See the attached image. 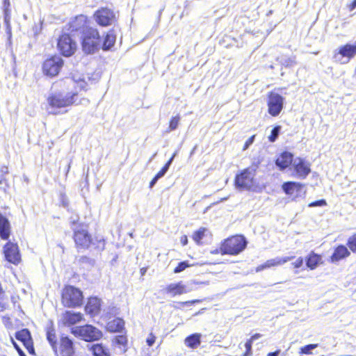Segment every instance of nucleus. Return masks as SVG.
Here are the masks:
<instances>
[{"mask_svg":"<svg viewBox=\"0 0 356 356\" xmlns=\"http://www.w3.org/2000/svg\"><path fill=\"white\" fill-rule=\"evenodd\" d=\"M77 86L80 88V90L85 89L86 87V82L84 81L80 80L76 83Z\"/></svg>","mask_w":356,"mask_h":356,"instance_id":"obj_48","label":"nucleus"},{"mask_svg":"<svg viewBox=\"0 0 356 356\" xmlns=\"http://www.w3.org/2000/svg\"><path fill=\"white\" fill-rule=\"evenodd\" d=\"M277 60L280 63L285 67H291L294 64V60L291 58L281 57L278 58Z\"/></svg>","mask_w":356,"mask_h":356,"instance_id":"obj_39","label":"nucleus"},{"mask_svg":"<svg viewBox=\"0 0 356 356\" xmlns=\"http://www.w3.org/2000/svg\"><path fill=\"white\" fill-rule=\"evenodd\" d=\"M83 320V314L80 312L67 311L60 318L62 324L65 326H71Z\"/></svg>","mask_w":356,"mask_h":356,"instance_id":"obj_16","label":"nucleus"},{"mask_svg":"<svg viewBox=\"0 0 356 356\" xmlns=\"http://www.w3.org/2000/svg\"><path fill=\"white\" fill-rule=\"evenodd\" d=\"M303 264V259L302 257H299L295 262H293L292 264L293 265L294 268H300L302 266Z\"/></svg>","mask_w":356,"mask_h":356,"instance_id":"obj_47","label":"nucleus"},{"mask_svg":"<svg viewBox=\"0 0 356 356\" xmlns=\"http://www.w3.org/2000/svg\"><path fill=\"white\" fill-rule=\"evenodd\" d=\"M71 332L76 337L86 341H94L102 337V332L91 325L76 326L72 328Z\"/></svg>","mask_w":356,"mask_h":356,"instance_id":"obj_6","label":"nucleus"},{"mask_svg":"<svg viewBox=\"0 0 356 356\" xmlns=\"http://www.w3.org/2000/svg\"><path fill=\"white\" fill-rule=\"evenodd\" d=\"M47 338L53 348L55 347L56 343V337L54 332L49 331L47 334Z\"/></svg>","mask_w":356,"mask_h":356,"instance_id":"obj_40","label":"nucleus"},{"mask_svg":"<svg viewBox=\"0 0 356 356\" xmlns=\"http://www.w3.org/2000/svg\"><path fill=\"white\" fill-rule=\"evenodd\" d=\"M141 271H142V274H144L145 270H143V269H141Z\"/></svg>","mask_w":356,"mask_h":356,"instance_id":"obj_61","label":"nucleus"},{"mask_svg":"<svg viewBox=\"0 0 356 356\" xmlns=\"http://www.w3.org/2000/svg\"><path fill=\"white\" fill-rule=\"evenodd\" d=\"M318 346V344H309L300 348V353L302 354H311L312 350L315 349Z\"/></svg>","mask_w":356,"mask_h":356,"instance_id":"obj_38","label":"nucleus"},{"mask_svg":"<svg viewBox=\"0 0 356 356\" xmlns=\"http://www.w3.org/2000/svg\"><path fill=\"white\" fill-rule=\"evenodd\" d=\"M60 348L63 356H74V350L73 342L67 337H61Z\"/></svg>","mask_w":356,"mask_h":356,"instance_id":"obj_22","label":"nucleus"},{"mask_svg":"<svg viewBox=\"0 0 356 356\" xmlns=\"http://www.w3.org/2000/svg\"><path fill=\"white\" fill-rule=\"evenodd\" d=\"M356 56V41L339 46L332 51L333 62L341 65L347 64Z\"/></svg>","mask_w":356,"mask_h":356,"instance_id":"obj_4","label":"nucleus"},{"mask_svg":"<svg viewBox=\"0 0 356 356\" xmlns=\"http://www.w3.org/2000/svg\"><path fill=\"white\" fill-rule=\"evenodd\" d=\"M63 204L64 207H67L68 205L67 201H65V200H63Z\"/></svg>","mask_w":356,"mask_h":356,"instance_id":"obj_58","label":"nucleus"},{"mask_svg":"<svg viewBox=\"0 0 356 356\" xmlns=\"http://www.w3.org/2000/svg\"><path fill=\"white\" fill-rule=\"evenodd\" d=\"M207 231L206 228L201 227L197 231L195 232L193 235V239L199 244L200 241L203 238L204 233Z\"/></svg>","mask_w":356,"mask_h":356,"instance_id":"obj_34","label":"nucleus"},{"mask_svg":"<svg viewBox=\"0 0 356 356\" xmlns=\"http://www.w3.org/2000/svg\"><path fill=\"white\" fill-rule=\"evenodd\" d=\"M77 91H51L47 98L48 112L53 115L61 113L60 109L72 106L75 102Z\"/></svg>","mask_w":356,"mask_h":356,"instance_id":"obj_1","label":"nucleus"},{"mask_svg":"<svg viewBox=\"0 0 356 356\" xmlns=\"http://www.w3.org/2000/svg\"><path fill=\"white\" fill-rule=\"evenodd\" d=\"M350 254L349 250L346 246L343 245H339L334 249V252L330 257V261L332 263H337L339 261L348 257Z\"/></svg>","mask_w":356,"mask_h":356,"instance_id":"obj_21","label":"nucleus"},{"mask_svg":"<svg viewBox=\"0 0 356 356\" xmlns=\"http://www.w3.org/2000/svg\"><path fill=\"white\" fill-rule=\"evenodd\" d=\"M74 230V240L76 248L79 250L88 249L91 243V236L88 234L87 229L83 226H76L72 227Z\"/></svg>","mask_w":356,"mask_h":356,"instance_id":"obj_8","label":"nucleus"},{"mask_svg":"<svg viewBox=\"0 0 356 356\" xmlns=\"http://www.w3.org/2000/svg\"><path fill=\"white\" fill-rule=\"evenodd\" d=\"M321 259L320 256L312 252L309 255L306 261V264L307 267L309 268L311 270H314L317 267Z\"/></svg>","mask_w":356,"mask_h":356,"instance_id":"obj_30","label":"nucleus"},{"mask_svg":"<svg viewBox=\"0 0 356 356\" xmlns=\"http://www.w3.org/2000/svg\"><path fill=\"white\" fill-rule=\"evenodd\" d=\"M63 65V59L59 56H54L46 60L43 63L44 73L50 76L57 75Z\"/></svg>","mask_w":356,"mask_h":356,"instance_id":"obj_11","label":"nucleus"},{"mask_svg":"<svg viewBox=\"0 0 356 356\" xmlns=\"http://www.w3.org/2000/svg\"><path fill=\"white\" fill-rule=\"evenodd\" d=\"M326 204V202L325 200H318V201H315V202H311L309 204V207H322V206H324Z\"/></svg>","mask_w":356,"mask_h":356,"instance_id":"obj_44","label":"nucleus"},{"mask_svg":"<svg viewBox=\"0 0 356 356\" xmlns=\"http://www.w3.org/2000/svg\"><path fill=\"white\" fill-rule=\"evenodd\" d=\"M247 241L243 236L236 235L225 240L221 245L220 251L222 254L236 255L246 247Z\"/></svg>","mask_w":356,"mask_h":356,"instance_id":"obj_3","label":"nucleus"},{"mask_svg":"<svg viewBox=\"0 0 356 356\" xmlns=\"http://www.w3.org/2000/svg\"><path fill=\"white\" fill-rule=\"evenodd\" d=\"M202 335L200 333H195L187 337L184 340V344L191 348H197L201 343L200 338Z\"/></svg>","mask_w":356,"mask_h":356,"instance_id":"obj_25","label":"nucleus"},{"mask_svg":"<svg viewBox=\"0 0 356 356\" xmlns=\"http://www.w3.org/2000/svg\"><path fill=\"white\" fill-rule=\"evenodd\" d=\"M256 168H248L242 170L235 177V186L239 191H251L255 186Z\"/></svg>","mask_w":356,"mask_h":356,"instance_id":"obj_2","label":"nucleus"},{"mask_svg":"<svg viewBox=\"0 0 356 356\" xmlns=\"http://www.w3.org/2000/svg\"><path fill=\"white\" fill-rule=\"evenodd\" d=\"M18 353L21 356H26V355L24 354L22 349H19Z\"/></svg>","mask_w":356,"mask_h":356,"instance_id":"obj_57","label":"nucleus"},{"mask_svg":"<svg viewBox=\"0 0 356 356\" xmlns=\"http://www.w3.org/2000/svg\"><path fill=\"white\" fill-rule=\"evenodd\" d=\"M100 44V37L97 29H88L82 37V49L87 54H94Z\"/></svg>","mask_w":356,"mask_h":356,"instance_id":"obj_5","label":"nucleus"},{"mask_svg":"<svg viewBox=\"0 0 356 356\" xmlns=\"http://www.w3.org/2000/svg\"><path fill=\"white\" fill-rule=\"evenodd\" d=\"M116 35L114 33V31L112 30L108 31L103 41L102 49L104 50L110 49L114 45Z\"/></svg>","mask_w":356,"mask_h":356,"instance_id":"obj_28","label":"nucleus"},{"mask_svg":"<svg viewBox=\"0 0 356 356\" xmlns=\"http://www.w3.org/2000/svg\"><path fill=\"white\" fill-rule=\"evenodd\" d=\"M124 325V321L122 318H116L108 323L107 330L112 332H120L123 330Z\"/></svg>","mask_w":356,"mask_h":356,"instance_id":"obj_26","label":"nucleus"},{"mask_svg":"<svg viewBox=\"0 0 356 356\" xmlns=\"http://www.w3.org/2000/svg\"><path fill=\"white\" fill-rule=\"evenodd\" d=\"M146 342L149 346H152L155 342V337L152 334H150Z\"/></svg>","mask_w":356,"mask_h":356,"instance_id":"obj_46","label":"nucleus"},{"mask_svg":"<svg viewBox=\"0 0 356 356\" xmlns=\"http://www.w3.org/2000/svg\"><path fill=\"white\" fill-rule=\"evenodd\" d=\"M70 168V164L68 165L67 172L69 171Z\"/></svg>","mask_w":356,"mask_h":356,"instance_id":"obj_60","label":"nucleus"},{"mask_svg":"<svg viewBox=\"0 0 356 356\" xmlns=\"http://www.w3.org/2000/svg\"><path fill=\"white\" fill-rule=\"evenodd\" d=\"M280 126H277L274 127L271 131L270 135L268 136V140L270 142H275L280 134Z\"/></svg>","mask_w":356,"mask_h":356,"instance_id":"obj_37","label":"nucleus"},{"mask_svg":"<svg viewBox=\"0 0 356 356\" xmlns=\"http://www.w3.org/2000/svg\"><path fill=\"white\" fill-rule=\"evenodd\" d=\"M198 302H200L198 300H191V301H186L185 302H182V304L189 305H192L193 303Z\"/></svg>","mask_w":356,"mask_h":356,"instance_id":"obj_52","label":"nucleus"},{"mask_svg":"<svg viewBox=\"0 0 356 356\" xmlns=\"http://www.w3.org/2000/svg\"><path fill=\"white\" fill-rule=\"evenodd\" d=\"M279 354H280V350H277L275 352L269 353L268 354V356H278Z\"/></svg>","mask_w":356,"mask_h":356,"instance_id":"obj_54","label":"nucleus"},{"mask_svg":"<svg viewBox=\"0 0 356 356\" xmlns=\"http://www.w3.org/2000/svg\"><path fill=\"white\" fill-rule=\"evenodd\" d=\"M94 17L96 22L102 26L112 24L115 19L114 13L108 8H102L96 11Z\"/></svg>","mask_w":356,"mask_h":356,"instance_id":"obj_12","label":"nucleus"},{"mask_svg":"<svg viewBox=\"0 0 356 356\" xmlns=\"http://www.w3.org/2000/svg\"><path fill=\"white\" fill-rule=\"evenodd\" d=\"M294 257H275L274 259H268L263 264L258 266L256 268L257 272H260L266 268L271 267L282 266L285 263L292 260Z\"/></svg>","mask_w":356,"mask_h":356,"instance_id":"obj_18","label":"nucleus"},{"mask_svg":"<svg viewBox=\"0 0 356 356\" xmlns=\"http://www.w3.org/2000/svg\"><path fill=\"white\" fill-rule=\"evenodd\" d=\"M179 121H180L179 115H176V116L173 117L170 122L169 127H168V129L167 130V132L169 133L172 131L175 130L179 124Z\"/></svg>","mask_w":356,"mask_h":356,"instance_id":"obj_35","label":"nucleus"},{"mask_svg":"<svg viewBox=\"0 0 356 356\" xmlns=\"http://www.w3.org/2000/svg\"><path fill=\"white\" fill-rule=\"evenodd\" d=\"M83 302L82 292L72 286H66L62 292V303L67 307H76Z\"/></svg>","mask_w":356,"mask_h":356,"instance_id":"obj_7","label":"nucleus"},{"mask_svg":"<svg viewBox=\"0 0 356 356\" xmlns=\"http://www.w3.org/2000/svg\"><path fill=\"white\" fill-rule=\"evenodd\" d=\"M293 160L292 154L284 152L277 159L275 163L280 170H284L291 164L293 165Z\"/></svg>","mask_w":356,"mask_h":356,"instance_id":"obj_23","label":"nucleus"},{"mask_svg":"<svg viewBox=\"0 0 356 356\" xmlns=\"http://www.w3.org/2000/svg\"><path fill=\"white\" fill-rule=\"evenodd\" d=\"M348 245L353 252L356 251V234L348 238Z\"/></svg>","mask_w":356,"mask_h":356,"instance_id":"obj_41","label":"nucleus"},{"mask_svg":"<svg viewBox=\"0 0 356 356\" xmlns=\"http://www.w3.org/2000/svg\"><path fill=\"white\" fill-rule=\"evenodd\" d=\"M90 349L94 356H111L109 350L102 343L94 344Z\"/></svg>","mask_w":356,"mask_h":356,"instance_id":"obj_29","label":"nucleus"},{"mask_svg":"<svg viewBox=\"0 0 356 356\" xmlns=\"http://www.w3.org/2000/svg\"><path fill=\"white\" fill-rule=\"evenodd\" d=\"M255 136H252L250 138L248 139V140L245 142L243 149H246L249 147L250 145H252L254 140Z\"/></svg>","mask_w":356,"mask_h":356,"instance_id":"obj_45","label":"nucleus"},{"mask_svg":"<svg viewBox=\"0 0 356 356\" xmlns=\"http://www.w3.org/2000/svg\"><path fill=\"white\" fill-rule=\"evenodd\" d=\"M10 20V10L9 8L4 9V22L7 26H9Z\"/></svg>","mask_w":356,"mask_h":356,"instance_id":"obj_43","label":"nucleus"},{"mask_svg":"<svg viewBox=\"0 0 356 356\" xmlns=\"http://www.w3.org/2000/svg\"><path fill=\"white\" fill-rule=\"evenodd\" d=\"M10 6V1L9 0H3V7L5 8H9Z\"/></svg>","mask_w":356,"mask_h":356,"instance_id":"obj_53","label":"nucleus"},{"mask_svg":"<svg viewBox=\"0 0 356 356\" xmlns=\"http://www.w3.org/2000/svg\"><path fill=\"white\" fill-rule=\"evenodd\" d=\"M192 265L187 261L179 262L177 266L174 269L175 273H179L184 271L186 268L191 266Z\"/></svg>","mask_w":356,"mask_h":356,"instance_id":"obj_36","label":"nucleus"},{"mask_svg":"<svg viewBox=\"0 0 356 356\" xmlns=\"http://www.w3.org/2000/svg\"><path fill=\"white\" fill-rule=\"evenodd\" d=\"M284 97L280 95L270 92L268 95V113L272 116H277L283 108Z\"/></svg>","mask_w":356,"mask_h":356,"instance_id":"obj_10","label":"nucleus"},{"mask_svg":"<svg viewBox=\"0 0 356 356\" xmlns=\"http://www.w3.org/2000/svg\"><path fill=\"white\" fill-rule=\"evenodd\" d=\"M10 224L7 218L0 214V237L3 240H7L10 237Z\"/></svg>","mask_w":356,"mask_h":356,"instance_id":"obj_24","label":"nucleus"},{"mask_svg":"<svg viewBox=\"0 0 356 356\" xmlns=\"http://www.w3.org/2000/svg\"><path fill=\"white\" fill-rule=\"evenodd\" d=\"M300 186H301V184L299 183L293 182V181H289V182H285L282 185V188L286 194L291 195V194H293L295 188H299Z\"/></svg>","mask_w":356,"mask_h":356,"instance_id":"obj_31","label":"nucleus"},{"mask_svg":"<svg viewBox=\"0 0 356 356\" xmlns=\"http://www.w3.org/2000/svg\"><path fill=\"white\" fill-rule=\"evenodd\" d=\"M12 341H13V345H14L15 348H16V350H17V351H19V349H21V348H20L19 347V346H18V345H17V343L13 341V339H12Z\"/></svg>","mask_w":356,"mask_h":356,"instance_id":"obj_56","label":"nucleus"},{"mask_svg":"<svg viewBox=\"0 0 356 356\" xmlns=\"http://www.w3.org/2000/svg\"><path fill=\"white\" fill-rule=\"evenodd\" d=\"M158 180L159 179L155 176L149 183V188H152L158 181Z\"/></svg>","mask_w":356,"mask_h":356,"instance_id":"obj_50","label":"nucleus"},{"mask_svg":"<svg viewBox=\"0 0 356 356\" xmlns=\"http://www.w3.org/2000/svg\"><path fill=\"white\" fill-rule=\"evenodd\" d=\"M76 220H77V218L76 219H74L72 222V223L74 225H75V222H76Z\"/></svg>","mask_w":356,"mask_h":356,"instance_id":"obj_59","label":"nucleus"},{"mask_svg":"<svg viewBox=\"0 0 356 356\" xmlns=\"http://www.w3.org/2000/svg\"><path fill=\"white\" fill-rule=\"evenodd\" d=\"M356 8V0H354L350 6V10H354Z\"/></svg>","mask_w":356,"mask_h":356,"instance_id":"obj_55","label":"nucleus"},{"mask_svg":"<svg viewBox=\"0 0 356 356\" xmlns=\"http://www.w3.org/2000/svg\"><path fill=\"white\" fill-rule=\"evenodd\" d=\"M293 168L296 175L301 179H305L310 173V164L305 159L297 157L293 162Z\"/></svg>","mask_w":356,"mask_h":356,"instance_id":"obj_13","label":"nucleus"},{"mask_svg":"<svg viewBox=\"0 0 356 356\" xmlns=\"http://www.w3.org/2000/svg\"><path fill=\"white\" fill-rule=\"evenodd\" d=\"M15 337L23 343L30 354L35 353L31 333L27 329H23L17 332L15 334Z\"/></svg>","mask_w":356,"mask_h":356,"instance_id":"obj_17","label":"nucleus"},{"mask_svg":"<svg viewBox=\"0 0 356 356\" xmlns=\"http://www.w3.org/2000/svg\"><path fill=\"white\" fill-rule=\"evenodd\" d=\"M113 343L115 344L119 345L120 348H122V350L125 351V347L127 343V337L124 335H118L113 339Z\"/></svg>","mask_w":356,"mask_h":356,"instance_id":"obj_33","label":"nucleus"},{"mask_svg":"<svg viewBox=\"0 0 356 356\" xmlns=\"http://www.w3.org/2000/svg\"><path fill=\"white\" fill-rule=\"evenodd\" d=\"M101 300L96 298H89L85 307L86 312L91 316L97 315L100 311Z\"/></svg>","mask_w":356,"mask_h":356,"instance_id":"obj_20","label":"nucleus"},{"mask_svg":"<svg viewBox=\"0 0 356 356\" xmlns=\"http://www.w3.org/2000/svg\"><path fill=\"white\" fill-rule=\"evenodd\" d=\"M261 337V335L260 334H255L253 336H252L250 341H252V342H253L254 340L258 339Z\"/></svg>","mask_w":356,"mask_h":356,"instance_id":"obj_51","label":"nucleus"},{"mask_svg":"<svg viewBox=\"0 0 356 356\" xmlns=\"http://www.w3.org/2000/svg\"><path fill=\"white\" fill-rule=\"evenodd\" d=\"M9 173L8 167L7 165H2L0 167V186L4 192H6L9 188L8 180L6 175Z\"/></svg>","mask_w":356,"mask_h":356,"instance_id":"obj_27","label":"nucleus"},{"mask_svg":"<svg viewBox=\"0 0 356 356\" xmlns=\"http://www.w3.org/2000/svg\"><path fill=\"white\" fill-rule=\"evenodd\" d=\"M6 259L10 263L17 264L20 260L18 248L16 244L8 243L4 246Z\"/></svg>","mask_w":356,"mask_h":356,"instance_id":"obj_15","label":"nucleus"},{"mask_svg":"<svg viewBox=\"0 0 356 356\" xmlns=\"http://www.w3.org/2000/svg\"><path fill=\"white\" fill-rule=\"evenodd\" d=\"M165 290L173 297L177 295L187 293L191 291V289L184 284L182 282L170 284L166 286Z\"/></svg>","mask_w":356,"mask_h":356,"instance_id":"obj_19","label":"nucleus"},{"mask_svg":"<svg viewBox=\"0 0 356 356\" xmlns=\"http://www.w3.org/2000/svg\"><path fill=\"white\" fill-rule=\"evenodd\" d=\"M177 152H175L173 155L172 156V157L169 159V161L165 163V165L162 168V169L155 175L156 177V178H158L159 179H161V177H163L165 174L167 172V171L168 170L174 158L177 155Z\"/></svg>","mask_w":356,"mask_h":356,"instance_id":"obj_32","label":"nucleus"},{"mask_svg":"<svg viewBox=\"0 0 356 356\" xmlns=\"http://www.w3.org/2000/svg\"><path fill=\"white\" fill-rule=\"evenodd\" d=\"M86 21L87 17L85 15H78L69 22L68 30L70 31L72 33L80 32L82 33L83 35L84 32L88 29L86 27Z\"/></svg>","mask_w":356,"mask_h":356,"instance_id":"obj_14","label":"nucleus"},{"mask_svg":"<svg viewBox=\"0 0 356 356\" xmlns=\"http://www.w3.org/2000/svg\"><path fill=\"white\" fill-rule=\"evenodd\" d=\"M58 47L65 56H72L76 49V44L68 34H63L58 39Z\"/></svg>","mask_w":356,"mask_h":356,"instance_id":"obj_9","label":"nucleus"},{"mask_svg":"<svg viewBox=\"0 0 356 356\" xmlns=\"http://www.w3.org/2000/svg\"><path fill=\"white\" fill-rule=\"evenodd\" d=\"M252 341L248 340L245 343V348L246 349V352L244 354V356H250L252 355Z\"/></svg>","mask_w":356,"mask_h":356,"instance_id":"obj_42","label":"nucleus"},{"mask_svg":"<svg viewBox=\"0 0 356 356\" xmlns=\"http://www.w3.org/2000/svg\"><path fill=\"white\" fill-rule=\"evenodd\" d=\"M181 243L183 245H186L188 243V238L186 236H182L180 239Z\"/></svg>","mask_w":356,"mask_h":356,"instance_id":"obj_49","label":"nucleus"}]
</instances>
